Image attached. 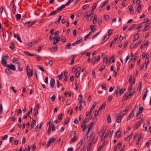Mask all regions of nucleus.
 I'll list each match as a JSON object with an SVG mask.
<instances>
[{"mask_svg":"<svg viewBox=\"0 0 151 151\" xmlns=\"http://www.w3.org/2000/svg\"><path fill=\"white\" fill-rule=\"evenodd\" d=\"M76 134V132L75 131H72L69 137L71 138V140L73 142H75L77 139V137L75 136Z\"/></svg>","mask_w":151,"mask_h":151,"instance_id":"nucleus-1","label":"nucleus"},{"mask_svg":"<svg viewBox=\"0 0 151 151\" xmlns=\"http://www.w3.org/2000/svg\"><path fill=\"white\" fill-rule=\"evenodd\" d=\"M125 90V89L124 88L120 89L119 88H118L116 92V95H117L118 93H123Z\"/></svg>","mask_w":151,"mask_h":151,"instance_id":"nucleus-2","label":"nucleus"},{"mask_svg":"<svg viewBox=\"0 0 151 151\" xmlns=\"http://www.w3.org/2000/svg\"><path fill=\"white\" fill-rule=\"evenodd\" d=\"M56 139V138H53L50 139L49 141L48 142L46 145L47 148H48L50 146V144L52 142H55Z\"/></svg>","mask_w":151,"mask_h":151,"instance_id":"nucleus-3","label":"nucleus"},{"mask_svg":"<svg viewBox=\"0 0 151 151\" xmlns=\"http://www.w3.org/2000/svg\"><path fill=\"white\" fill-rule=\"evenodd\" d=\"M93 135H94L93 134L91 135V138L90 140H91L93 143H95L97 140L98 138L97 137H95V136Z\"/></svg>","mask_w":151,"mask_h":151,"instance_id":"nucleus-4","label":"nucleus"},{"mask_svg":"<svg viewBox=\"0 0 151 151\" xmlns=\"http://www.w3.org/2000/svg\"><path fill=\"white\" fill-rule=\"evenodd\" d=\"M60 38L59 36H57L53 42V44L54 45H55L57 44L60 41Z\"/></svg>","mask_w":151,"mask_h":151,"instance_id":"nucleus-5","label":"nucleus"},{"mask_svg":"<svg viewBox=\"0 0 151 151\" xmlns=\"http://www.w3.org/2000/svg\"><path fill=\"white\" fill-rule=\"evenodd\" d=\"M143 120L141 119V121H139L136 124V125H135L134 127V130L137 129L141 125V123L143 122Z\"/></svg>","mask_w":151,"mask_h":151,"instance_id":"nucleus-6","label":"nucleus"},{"mask_svg":"<svg viewBox=\"0 0 151 151\" xmlns=\"http://www.w3.org/2000/svg\"><path fill=\"white\" fill-rule=\"evenodd\" d=\"M6 67H7L8 68L12 70H14L16 69V68L14 65L11 64V65H6Z\"/></svg>","mask_w":151,"mask_h":151,"instance_id":"nucleus-7","label":"nucleus"},{"mask_svg":"<svg viewBox=\"0 0 151 151\" xmlns=\"http://www.w3.org/2000/svg\"><path fill=\"white\" fill-rule=\"evenodd\" d=\"M55 84V81L54 79L52 78L50 81V86L51 88H52L54 87V85Z\"/></svg>","mask_w":151,"mask_h":151,"instance_id":"nucleus-8","label":"nucleus"},{"mask_svg":"<svg viewBox=\"0 0 151 151\" xmlns=\"http://www.w3.org/2000/svg\"><path fill=\"white\" fill-rule=\"evenodd\" d=\"M116 116H117V118L116 119V121L117 123H120L121 122L122 118L123 117L121 116L120 115H118V114L116 115Z\"/></svg>","mask_w":151,"mask_h":151,"instance_id":"nucleus-9","label":"nucleus"},{"mask_svg":"<svg viewBox=\"0 0 151 151\" xmlns=\"http://www.w3.org/2000/svg\"><path fill=\"white\" fill-rule=\"evenodd\" d=\"M58 48V46L56 45L55 47H53L50 48V50L52 52H53L57 51Z\"/></svg>","mask_w":151,"mask_h":151,"instance_id":"nucleus-10","label":"nucleus"},{"mask_svg":"<svg viewBox=\"0 0 151 151\" xmlns=\"http://www.w3.org/2000/svg\"><path fill=\"white\" fill-rule=\"evenodd\" d=\"M33 70L32 69L30 71H27V75L29 78H30L33 75Z\"/></svg>","mask_w":151,"mask_h":151,"instance_id":"nucleus-11","label":"nucleus"},{"mask_svg":"<svg viewBox=\"0 0 151 151\" xmlns=\"http://www.w3.org/2000/svg\"><path fill=\"white\" fill-rule=\"evenodd\" d=\"M144 109V108L142 107H140L139 108L138 111L137 113L136 116H137L140 115L142 111V110Z\"/></svg>","mask_w":151,"mask_h":151,"instance_id":"nucleus-12","label":"nucleus"},{"mask_svg":"<svg viewBox=\"0 0 151 151\" xmlns=\"http://www.w3.org/2000/svg\"><path fill=\"white\" fill-rule=\"evenodd\" d=\"M108 3V1H105L102 4V6L100 7L99 9V11L100 12L101 11L103 7L106 5Z\"/></svg>","mask_w":151,"mask_h":151,"instance_id":"nucleus-13","label":"nucleus"},{"mask_svg":"<svg viewBox=\"0 0 151 151\" xmlns=\"http://www.w3.org/2000/svg\"><path fill=\"white\" fill-rule=\"evenodd\" d=\"M127 111L128 110L127 109H125V110L122 111V112L118 114V115H120L121 116H122L126 114Z\"/></svg>","mask_w":151,"mask_h":151,"instance_id":"nucleus-14","label":"nucleus"},{"mask_svg":"<svg viewBox=\"0 0 151 151\" xmlns=\"http://www.w3.org/2000/svg\"><path fill=\"white\" fill-rule=\"evenodd\" d=\"M112 59V60L111 61V63H114L115 62L114 57V56H113L110 58L108 62L107 61L106 63L107 65H109L111 60Z\"/></svg>","mask_w":151,"mask_h":151,"instance_id":"nucleus-15","label":"nucleus"},{"mask_svg":"<svg viewBox=\"0 0 151 151\" xmlns=\"http://www.w3.org/2000/svg\"><path fill=\"white\" fill-rule=\"evenodd\" d=\"M1 64L5 66L6 67V65H8L7 64V61L6 60L2 58V60L1 61Z\"/></svg>","mask_w":151,"mask_h":151,"instance_id":"nucleus-16","label":"nucleus"},{"mask_svg":"<svg viewBox=\"0 0 151 151\" xmlns=\"http://www.w3.org/2000/svg\"><path fill=\"white\" fill-rule=\"evenodd\" d=\"M139 37V33H137L134 37V41H135L137 40Z\"/></svg>","mask_w":151,"mask_h":151,"instance_id":"nucleus-17","label":"nucleus"},{"mask_svg":"<svg viewBox=\"0 0 151 151\" xmlns=\"http://www.w3.org/2000/svg\"><path fill=\"white\" fill-rule=\"evenodd\" d=\"M66 7V6L65 4L63 5L62 6H61L60 7H58V8H57V11H58V12L59 11H61L64 8Z\"/></svg>","mask_w":151,"mask_h":151,"instance_id":"nucleus-18","label":"nucleus"},{"mask_svg":"<svg viewBox=\"0 0 151 151\" xmlns=\"http://www.w3.org/2000/svg\"><path fill=\"white\" fill-rule=\"evenodd\" d=\"M85 123L83 122L81 124V127L82 128H83V132L85 131L86 129V125L85 124Z\"/></svg>","mask_w":151,"mask_h":151,"instance_id":"nucleus-19","label":"nucleus"},{"mask_svg":"<svg viewBox=\"0 0 151 151\" xmlns=\"http://www.w3.org/2000/svg\"><path fill=\"white\" fill-rule=\"evenodd\" d=\"M83 41V39L82 37H78L76 42L78 44L80 43L81 42H82Z\"/></svg>","mask_w":151,"mask_h":151,"instance_id":"nucleus-20","label":"nucleus"},{"mask_svg":"<svg viewBox=\"0 0 151 151\" xmlns=\"http://www.w3.org/2000/svg\"><path fill=\"white\" fill-rule=\"evenodd\" d=\"M14 37L15 38H17V40L20 42H22V41L21 38L19 37V35L17 34H14Z\"/></svg>","mask_w":151,"mask_h":151,"instance_id":"nucleus-21","label":"nucleus"},{"mask_svg":"<svg viewBox=\"0 0 151 151\" xmlns=\"http://www.w3.org/2000/svg\"><path fill=\"white\" fill-rule=\"evenodd\" d=\"M24 53L26 55L30 56H35L37 55L35 54H31L29 52L27 51H24Z\"/></svg>","mask_w":151,"mask_h":151,"instance_id":"nucleus-22","label":"nucleus"},{"mask_svg":"<svg viewBox=\"0 0 151 151\" xmlns=\"http://www.w3.org/2000/svg\"><path fill=\"white\" fill-rule=\"evenodd\" d=\"M90 28L91 29V33H93L94 32L96 29V28L94 27V26L91 25L90 26Z\"/></svg>","mask_w":151,"mask_h":151,"instance_id":"nucleus-23","label":"nucleus"},{"mask_svg":"<svg viewBox=\"0 0 151 151\" xmlns=\"http://www.w3.org/2000/svg\"><path fill=\"white\" fill-rule=\"evenodd\" d=\"M35 22H27L25 23V24H27L28 26H30L35 24Z\"/></svg>","mask_w":151,"mask_h":151,"instance_id":"nucleus-24","label":"nucleus"},{"mask_svg":"<svg viewBox=\"0 0 151 151\" xmlns=\"http://www.w3.org/2000/svg\"><path fill=\"white\" fill-rule=\"evenodd\" d=\"M16 18L17 20H19L21 17V16L20 14H18L15 15Z\"/></svg>","mask_w":151,"mask_h":151,"instance_id":"nucleus-25","label":"nucleus"},{"mask_svg":"<svg viewBox=\"0 0 151 151\" xmlns=\"http://www.w3.org/2000/svg\"><path fill=\"white\" fill-rule=\"evenodd\" d=\"M55 36L54 34H52L50 35L49 37V40H55Z\"/></svg>","mask_w":151,"mask_h":151,"instance_id":"nucleus-26","label":"nucleus"},{"mask_svg":"<svg viewBox=\"0 0 151 151\" xmlns=\"http://www.w3.org/2000/svg\"><path fill=\"white\" fill-rule=\"evenodd\" d=\"M105 145V141H104L103 143H102V145L100 146L98 148V150L97 151H100L102 148L104 147Z\"/></svg>","mask_w":151,"mask_h":151,"instance_id":"nucleus-27","label":"nucleus"},{"mask_svg":"<svg viewBox=\"0 0 151 151\" xmlns=\"http://www.w3.org/2000/svg\"><path fill=\"white\" fill-rule=\"evenodd\" d=\"M134 116V114L132 112H131L129 115L127 120H130Z\"/></svg>","mask_w":151,"mask_h":151,"instance_id":"nucleus-28","label":"nucleus"},{"mask_svg":"<svg viewBox=\"0 0 151 151\" xmlns=\"http://www.w3.org/2000/svg\"><path fill=\"white\" fill-rule=\"evenodd\" d=\"M132 134L131 135L126 137L124 139L125 141H129L132 137Z\"/></svg>","mask_w":151,"mask_h":151,"instance_id":"nucleus-29","label":"nucleus"},{"mask_svg":"<svg viewBox=\"0 0 151 151\" xmlns=\"http://www.w3.org/2000/svg\"><path fill=\"white\" fill-rule=\"evenodd\" d=\"M121 134V132L120 131V129H119L116 133V137L119 138L120 137Z\"/></svg>","mask_w":151,"mask_h":151,"instance_id":"nucleus-30","label":"nucleus"},{"mask_svg":"<svg viewBox=\"0 0 151 151\" xmlns=\"http://www.w3.org/2000/svg\"><path fill=\"white\" fill-rule=\"evenodd\" d=\"M97 18V16L95 14L94 16V18L93 20V23L94 24H95L96 22V20Z\"/></svg>","mask_w":151,"mask_h":151,"instance_id":"nucleus-31","label":"nucleus"},{"mask_svg":"<svg viewBox=\"0 0 151 151\" xmlns=\"http://www.w3.org/2000/svg\"><path fill=\"white\" fill-rule=\"evenodd\" d=\"M109 37L108 36V35H106L104 37L103 40L104 41V42H102L101 43H104V42L106 41L109 39Z\"/></svg>","mask_w":151,"mask_h":151,"instance_id":"nucleus-32","label":"nucleus"},{"mask_svg":"<svg viewBox=\"0 0 151 151\" xmlns=\"http://www.w3.org/2000/svg\"><path fill=\"white\" fill-rule=\"evenodd\" d=\"M137 25L135 24H133L128 29V30L130 31L136 27V26Z\"/></svg>","mask_w":151,"mask_h":151,"instance_id":"nucleus-33","label":"nucleus"},{"mask_svg":"<svg viewBox=\"0 0 151 151\" xmlns=\"http://www.w3.org/2000/svg\"><path fill=\"white\" fill-rule=\"evenodd\" d=\"M58 13V11H57V10H56L55 11H53L52 12L50 13L49 14V15L52 16L53 15H55L56 14Z\"/></svg>","mask_w":151,"mask_h":151,"instance_id":"nucleus-34","label":"nucleus"},{"mask_svg":"<svg viewBox=\"0 0 151 151\" xmlns=\"http://www.w3.org/2000/svg\"><path fill=\"white\" fill-rule=\"evenodd\" d=\"M92 33L91 32H90L87 35H86L84 37V40L86 41L88 37L92 34Z\"/></svg>","mask_w":151,"mask_h":151,"instance_id":"nucleus-35","label":"nucleus"},{"mask_svg":"<svg viewBox=\"0 0 151 151\" xmlns=\"http://www.w3.org/2000/svg\"><path fill=\"white\" fill-rule=\"evenodd\" d=\"M142 8V6L141 5H139L138 6L137 8V9L136 10V11L137 13L139 12V11Z\"/></svg>","mask_w":151,"mask_h":151,"instance_id":"nucleus-36","label":"nucleus"},{"mask_svg":"<svg viewBox=\"0 0 151 151\" xmlns=\"http://www.w3.org/2000/svg\"><path fill=\"white\" fill-rule=\"evenodd\" d=\"M10 48L12 50H13L15 48V46H14V44L13 42H12L10 46Z\"/></svg>","mask_w":151,"mask_h":151,"instance_id":"nucleus-37","label":"nucleus"},{"mask_svg":"<svg viewBox=\"0 0 151 151\" xmlns=\"http://www.w3.org/2000/svg\"><path fill=\"white\" fill-rule=\"evenodd\" d=\"M19 61V59L17 58H14L13 60V63H15V64H18V62H16L17 61Z\"/></svg>","mask_w":151,"mask_h":151,"instance_id":"nucleus-38","label":"nucleus"},{"mask_svg":"<svg viewBox=\"0 0 151 151\" xmlns=\"http://www.w3.org/2000/svg\"><path fill=\"white\" fill-rule=\"evenodd\" d=\"M107 119L108 123H110L111 122V119L110 115L108 116Z\"/></svg>","mask_w":151,"mask_h":151,"instance_id":"nucleus-39","label":"nucleus"},{"mask_svg":"<svg viewBox=\"0 0 151 151\" xmlns=\"http://www.w3.org/2000/svg\"><path fill=\"white\" fill-rule=\"evenodd\" d=\"M88 17L86 18V21L87 22H89L92 19V17L90 15H88V16H87Z\"/></svg>","mask_w":151,"mask_h":151,"instance_id":"nucleus-40","label":"nucleus"},{"mask_svg":"<svg viewBox=\"0 0 151 151\" xmlns=\"http://www.w3.org/2000/svg\"><path fill=\"white\" fill-rule=\"evenodd\" d=\"M142 86V83L141 82H139V83L138 86V89L140 91L141 90Z\"/></svg>","mask_w":151,"mask_h":151,"instance_id":"nucleus-41","label":"nucleus"},{"mask_svg":"<svg viewBox=\"0 0 151 151\" xmlns=\"http://www.w3.org/2000/svg\"><path fill=\"white\" fill-rule=\"evenodd\" d=\"M2 58L7 60L9 58V57L7 55H3L2 56Z\"/></svg>","mask_w":151,"mask_h":151,"instance_id":"nucleus-42","label":"nucleus"},{"mask_svg":"<svg viewBox=\"0 0 151 151\" xmlns=\"http://www.w3.org/2000/svg\"><path fill=\"white\" fill-rule=\"evenodd\" d=\"M105 68V66L104 65H102L101 66L100 68H99V70L102 71L104 70Z\"/></svg>","mask_w":151,"mask_h":151,"instance_id":"nucleus-43","label":"nucleus"},{"mask_svg":"<svg viewBox=\"0 0 151 151\" xmlns=\"http://www.w3.org/2000/svg\"><path fill=\"white\" fill-rule=\"evenodd\" d=\"M106 105V103L105 102H104L103 103V104H102L101 106L99 107L100 108V109H104L105 108Z\"/></svg>","mask_w":151,"mask_h":151,"instance_id":"nucleus-44","label":"nucleus"},{"mask_svg":"<svg viewBox=\"0 0 151 151\" xmlns=\"http://www.w3.org/2000/svg\"><path fill=\"white\" fill-rule=\"evenodd\" d=\"M122 143H121L120 142H119L118 145L116 147L117 148V149H119L122 146Z\"/></svg>","mask_w":151,"mask_h":151,"instance_id":"nucleus-45","label":"nucleus"},{"mask_svg":"<svg viewBox=\"0 0 151 151\" xmlns=\"http://www.w3.org/2000/svg\"><path fill=\"white\" fill-rule=\"evenodd\" d=\"M63 115V113H61L58 115V119L59 120L61 121L62 119V117Z\"/></svg>","mask_w":151,"mask_h":151,"instance_id":"nucleus-46","label":"nucleus"},{"mask_svg":"<svg viewBox=\"0 0 151 151\" xmlns=\"http://www.w3.org/2000/svg\"><path fill=\"white\" fill-rule=\"evenodd\" d=\"M3 106L2 104H0V114H1L3 113Z\"/></svg>","mask_w":151,"mask_h":151,"instance_id":"nucleus-47","label":"nucleus"},{"mask_svg":"<svg viewBox=\"0 0 151 151\" xmlns=\"http://www.w3.org/2000/svg\"><path fill=\"white\" fill-rule=\"evenodd\" d=\"M12 12L14 14H15L16 11V7L14 4L13 6Z\"/></svg>","mask_w":151,"mask_h":151,"instance_id":"nucleus-48","label":"nucleus"},{"mask_svg":"<svg viewBox=\"0 0 151 151\" xmlns=\"http://www.w3.org/2000/svg\"><path fill=\"white\" fill-rule=\"evenodd\" d=\"M63 76V72H62L60 75L58 76L57 77H58L60 80H61L62 79Z\"/></svg>","mask_w":151,"mask_h":151,"instance_id":"nucleus-49","label":"nucleus"},{"mask_svg":"<svg viewBox=\"0 0 151 151\" xmlns=\"http://www.w3.org/2000/svg\"><path fill=\"white\" fill-rule=\"evenodd\" d=\"M74 0H69L68 2L65 5L66 6H68Z\"/></svg>","mask_w":151,"mask_h":151,"instance_id":"nucleus-50","label":"nucleus"},{"mask_svg":"<svg viewBox=\"0 0 151 151\" xmlns=\"http://www.w3.org/2000/svg\"><path fill=\"white\" fill-rule=\"evenodd\" d=\"M83 142V141L81 140V141L77 144V147L79 148L80 147L82 143Z\"/></svg>","mask_w":151,"mask_h":151,"instance_id":"nucleus-51","label":"nucleus"},{"mask_svg":"<svg viewBox=\"0 0 151 151\" xmlns=\"http://www.w3.org/2000/svg\"><path fill=\"white\" fill-rule=\"evenodd\" d=\"M62 84L60 83V82L57 80V86L58 88H59L60 86H62Z\"/></svg>","mask_w":151,"mask_h":151,"instance_id":"nucleus-52","label":"nucleus"},{"mask_svg":"<svg viewBox=\"0 0 151 151\" xmlns=\"http://www.w3.org/2000/svg\"><path fill=\"white\" fill-rule=\"evenodd\" d=\"M97 4L96 3H95L93 5L91 10L92 11H94L96 8Z\"/></svg>","mask_w":151,"mask_h":151,"instance_id":"nucleus-53","label":"nucleus"},{"mask_svg":"<svg viewBox=\"0 0 151 151\" xmlns=\"http://www.w3.org/2000/svg\"><path fill=\"white\" fill-rule=\"evenodd\" d=\"M71 44L70 43H68L67 45L65 47L67 49H69L70 48Z\"/></svg>","mask_w":151,"mask_h":151,"instance_id":"nucleus-54","label":"nucleus"},{"mask_svg":"<svg viewBox=\"0 0 151 151\" xmlns=\"http://www.w3.org/2000/svg\"><path fill=\"white\" fill-rule=\"evenodd\" d=\"M61 40L63 42H64L66 41V38L64 36H63L61 37Z\"/></svg>","mask_w":151,"mask_h":151,"instance_id":"nucleus-55","label":"nucleus"},{"mask_svg":"<svg viewBox=\"0 0 151 151\" xmlns=\"http://www.w3.org/2000/svg\"><path fill=\"white\" fill-rule=\"evenodd\" d=\"M123 98L124 99V100H126L127 99H129V96H128L127 94H126L125 96H123Z\"/></svg>","mask_w":151,"mask_h":151,"instance_id":"nucleus-56","label":"nucleus"},{"mask_svg":"<svg viewBox=\"0 0 151 151\" xmlns=\"http://www.w3.org/2000/svg\"><path fill=\"white\" fill-rule=\"evenodd\" d=\"M62 16H60L59 19H58V21L55 23V24H59L61 19Z\"/></svg>","mask_w":151,"mask_h":151,"instance_id":"nucleus-57","label":"nucleus"},{"mask_svg":"<svg viewBox=\"0 0 151 151\" xmlns=\"http://www.w3.org/2000/svg\"><path fill=\"white\" fill-rule=\"evenodd\" d=\"M149 63V60H147V59H146L145 61V68L146 69H147V65Z\"/></svg>","mask_w":151,"mask_h":151,"instance_id":"nucleus-58","label":"nucleus"},{"mask_svg":"<svg viewBox=\"0 0 151 151\" xmlns=\"http://www.w3.org/2000/svg\"><path fill=\"white\" fill-rule=\"evenodd\" d=\"M69 119L68 117L64 121V123L65 124H67L69 122Z\"/></svg>","mask_w":151,"mask_h":151,"instance_id":"nucleus-59","label":"nucleus"},{"mask_svg":"<svg viewBox=\"0 0 151 151\" xmlns=\"http://www.w3.org/2000/svg\"><path fill=\"white\" fill-rule=\"evenodd\" d=\"M38 67L39 69L42 70V71L44 72L45 71V70L44 68L40 66H38Z\"/></svg>","mask_w":151,"mask_h":151,"instance_id":"nucleus-60","label":"nucleus"},{"mask_svg":"<svg viewBox=\"0 0 151 151\" xmlns=\"http://www.w3.org/2000/svg\"><path fill=\"white\" fill-rule=\"evenodd\" d=\"M142 42V40H139L138 43H137L135 44V47H137L139 44H140Z\"/></svg>","mask_w":151,"mask_h":151,"instance_id":"nucleus-61","label":"nucleus"},{"mask_svg":"<svg viewBox=\"0 0 151 151\" xmlns=\"http://www.w3.org/2000/svg\"><path fill=\"white\" fill-rule=\"evenodd\" d=\"M101 88L104 90H106V85L105 84H103L101 86Z\"/></svg>","mask_w":151,"mask_h":151,"instance_id":"nucleus-62","label":"nucleus"},{"mask_svg":"<svg viewBox=\"0 0 151 151\" xmlns=\"http://www.w3.org/2000/svg\"><path fill=\"white\" fill-rule=\"evenodd\" d=\"M112 33L113 32L112 31V30L111 29H110L108 31V35L109 36H110L111 35Z\"/></svg>","mask_w":151,"mask_h":151,"instance_id":"nucleus-63","label":"nucleus"},{"mask_svg":"<svg viewBox=\"0 0 151 151\" xmlns=\"http://www.w3.org/2000/svg\"><path fill=\"white\" fill-rule=\"evenodd\" d=\"M9 68H6L5 69V71L6 73H11V71L9 70Z\"/></svg>","mask_w":151,"mask_h":151,"instance_id":"nucleus-64","label":"nucleus"}]
</instances>
